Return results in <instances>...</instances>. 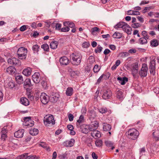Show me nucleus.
Returning <instances> with one entry per match:
<instances>
[{
  "instance_id": "obj_48",
  "label": "nucleus",
  "mask_w": 159,
  "mask_h": 159,
  "mask_svg": "<svg viewBox=\"0 0 159 159\" xmlns=\"http://www.w3.org/2000/svg\"><path fill=\"white\" fill-rule=\"evenodd\" d=\"M102 141L101 140H98L95 142V144L97 147H100L102 146Z\"/></svg>"
},
{
  "instance_id": "obj_3",
  "label": "nucleus",
  "mask_w": 159,
  "mask_h": 159,
  "mask_svg": "<svg viewBox=\"0 0 159 159\" xmlns=\"http://www.w3.org/2000/svg\"><path fill=\"white\" fill-rule=\"evenodd\" d=\"M129 139L133 140L136 139L139 135L138 131L135 129H129L127 132Z\"/></svg>"
},
{
  "instance_id": "obj_38",
  "label": "nucleus",
  "mask_w": 159,
  "mask_h": 159,
  "mask_svg": "<svg viewBox=\"0 0 159 159\" xmlns=\"http://www.w3.org/2000/svg\"><path fill=\"white\" fill-rule=\"evenodd\" d=\"M39 130L38 129L34 128L31 129L30 131V134L32 135H35L38 134Z\"/></svg>"
},
{
  "instance_id": "obj_2",
  "label": "nucleus",
  "mask_w": 159,
  "mask_h": 159,
  "mask_svg": "<svg viewBox=\"0 0 159 159\" xmlns=\"http://www.w3.org/2000/svg\"><path fill=\"white\" fill-rule=\"evenodd\" d=\"M27 53V48L21 47L19 48L17 52V55L18 58L20 59H25L26 58Z\"/></svg>"
},
{
  "instance_id": "obj_34",
  "label": "nucleus",
  "mask_w": 159,
  "mask_h": 159,
  "mask_svg": "<svg viewBox=\"0 0 159 159\" xmlns=\"http://www.w3.org/2000/svg\"><path fill=\"white\" fill-rule=\"evenodd\" d=\"M125 24V22H120L117 23L116 25H115L114 27L116 29H117L120 28H122L124 25Z\"/></svg>"
},
{
  "instance_id": "obj_42",
  "label": "nucleus",
  "mask_w": 159,
  "mask_h": 159,
  "mask_svg": "<svg viewBox=\"0 0 159 159\" xmlns=\"http://www.w3.org/2000/svg\"><path fill=\"white\" fill-rule=\"evenodd\" d=\"M28 153H25L20 155L17 157V159H27V155Z\"/></svg>"
},
{
  "instance_id": "obj_56",
  "label": "nucleus",
  "mask_w": 159,
  "mask_h": 159,
  "mask_svg": "<svg viewBox=\"0 0 159 159\" xmlns=\"http://www.w3.org/2000/svg\"><path fill=\"white\" fill-rule=\"evenodd\" d=\"M8 85L10 88H13L14 87L15 84L14 82L11 81L8 83Z\"/></svg>"
},
{
  "instance_id": "obj_44",
  "label": "nucleus",
  "mask_w": 159,
  "mask_h": 159,
  "mask_svg": "<svg viewBox=\"0 0 159 159\" xmlns=\"http://www.w3.org/2000/svg\"><path fill=\"white\" fill-rule=\"evenodd\" d=\"M99 111L102 114L105 113L108 111V110L106 107H102L99 109Z\"/></svg>"
},
{
  "instance_id": "obj_60",
  "label": "nucleus",
  "mask_w": 159,
  "mask_h": 159,
  "mask_svg": "<svg viewBox=\"0 0 159 159\" xmlns=\"http://www.w3.org/2000/svg\"><path fill=\"white\" fill-rule=\"evenodd\" d=\"M27 25H23L20 27V30L21 31H24L27 29Z\"/></svg>"
},
{
  "instance_id": "obj_9",
  "label": "nucleus",
  "mask_w": 159,
  "mask_h": 159,
  "mask_svg": "<svg viewBox=\"0 0 159 159\" xmlns=\"http://www.w3.org/2000/svg\"><path fill=\"white\" fill-rule=\"evenodd\" d=\"M32 78L33 81L35 83L38 84L40 81V75L38 72H35L32 75Z\"/></svg>"
},
{
  "instance_id": "obj_12",
  "label": "nucleus",
  "mask_w": 159,
  "mask_h": 159,
  "mask_svg": "<svg viewBox=\"0 0 159 159\" xmlns=\"http://www.w3.org/2000/svg\"><path fill=\"white\" fill-rule=\"evenodd\" d=\"M112 96V93L109 90L105 91L102 95V98L104 99H110Z\"/></svg>"
},
{
  "instance_id": "obj_33",
  "label": "nucleus",
  "mask_w": 159,
  "mask_h": 159,
  "mask_svg": "<svg viewBox=\"0 0 159 159\" xmlns=\"http://www.w3.org/2000/svg\"><path fill=\"white\" fill-rule=\"evenodd\" d=\"M64 25L65 26H68L70 28L75 27V25L73 23L70 21H66L64 22Z\"/></svg>"
},
{
  "instance_id": "obj_63",
  "label": "nucleus",
  "mask_w": 159,
  "mask_h": 159,
  "mask_svg": "<svg viewBox=\"0 0 159 159\" xmlns=\"http://www.w3.org/2000/svg\"><path fill=\"white\" fill-rule=\"evenodd\" d=\"M68 118H69V120L71 121L73 120L74 116L71 114H69L68 115Z\"/></svg>"
},
{
  "instance_id": "obj_52",
  "label": "nucleus",
  "mask_w": 159,
  "mask_h": 159,
  "mask_svg": "<svg viewBox=\"0 0 159 159\" xmlns=\"http://www.w3.org/2000/svg\"><path fill=\"white\" fill-rule=\"evenodd\" d=\"M150 73L152 75H154L155 74V68H149Z\"/></svg>"
},
{
  "instance_id": "obj_15",
  "label": "nucleus",
  "mask_w": 159,
  "mask_h": 159,
  "mask_svg": "<svg viewBox=\"0 0 159 159\" xmlns=\"http://www.w3.org/2000/svg\"><path fill=\"white\" fill-rule=\"evenodd\" d=\"M59 98V95L57 93L52 94L50 96V99L52 102H55L57 101Z\"/></svg>"
},
{
  "instance_id": "obj_49",
  "label": "nucleus",
  "mask_w": 159,
  "mask_h": 159,
  "mask_svg": "<svg viewBox=\"0 0 159 159\" xmlns=\"http://www.w3.org/2000/svg\"><path fill=\"white\" fill-rule=\"evenodd\" d=\"M142 34L143 37L147 39H149V36L147 34V32L146 31H143L142 32Z\"/></svg>"
},
{
  "instance_id": "obj_57",
  "label": "nucleus",
  "mask_w": 159,
  "mask_h": 159,
  "mask_svg": "<svg viewBox=\"0 0 159 159\" xmlns=\"http://www.w3.org/2000/svg\"><path fill=\"white\" fill-rule=\"evenodd\" d=\"M120 55L121 57H124L128 56L129 55V53L127 52H124L120 53Z\"/></svg>"
},
{
  "instance_id": "obj_39",
  "label": "nucleus",
  "mask_w": 159,
  "mask_h": 159,
  "mask_svg": "<svg viewBox=\"0 0 159 159\" xmlns=\"http://www.w3.org/2000/svg\"><path fill=\"white\" fill-rule=\"evenodd\" d=\"M122 34L121 33L115 32L112 35V37L114 38L120 39L121 37Z\"/></svg>"
},
{
  "instance_id": "obj_58",
  "label": "nucleus",
  "mask_w": 159,
  "mask_h": 159,
  "mask_svg": "<svg viewBox=\"0 0 159 159\" xmlns=\"http://www.w3.org/2000/svg\"><path fill=\"white\" fill-rule=\"evenodd\" d=\"M132 27L134 28H136L140 27V24L139 23H135L132 24Z\"/></svg>"
},
{
  "instance_id": "obj_62",
  "label": "nucleus",
  "mask_w": 159,
  "mask_h": 159,
  "mask_svg": "<svg viewBox=\"0 0 159 159\" xmlns=\"http://www.w3.org/2000/svg\"><path fill=\"white\" fill-rule=\"evenodd\" d=\"M87 126H85L86 127L84 128V129H82V131L83 133L85 134H87L88 132V129H89V128H87Z\"/></svg>"
},
{
  "instance_id": "obj_28",
  "label": "nucleus",
  "mask_w": 159,
  "mask_h": 159,
  "mask_svg": "<svg viewBox=\"0 0 159 159\" xmlns=\"http://www.w3.org/2000/svg\"><path fill=\"white\" fill-rule=\"evenodd\" d=\"M31 71L32 70L30 68H27L23 70L22 73L24 75L28 76L31 74Z\"/></svg>"
},
{
  "instance_id": "obj_16",
  "label": "nucleus",
  "mask_w": 159,
  "mask_h": 159,
  "mask_svg": "<svg viewBox=\"0 0 159 159\" xmlns=\"http://www.w3.org/2000/svg\"><path fill=\"white\" fill-rule=\"evenodd\" d=\"M116 96L117 99L120 101H122L124 98V95L123 93L122 90H118L116 93Z\"/></svg>"
},
{
  "instance_id": "obj_19",
  "label": "nucleus",
  "mask_w": 159,
  "mask_h": 159,
  "mask_svg": "<svg viewBox=\"0 0 159 159\" xmlns=\"http://www.w3.org/2000/svg\"><path fill=\"white\" fill-rule=\"evenodd\" d=\"M24 132L23 129H21L19 130L14 133V136L17 138H21L23 136Z\"/></svg>"
},
{
  "instance_id": "obj_24",
  "label": "nucleus",
  "mask_w": 159,
  "mask_h": 159,
  "mask_svg": "<svg viewBox=\"0 0 159 159\" xmlns=\"http://www.w3.org/2000/svg\"><path fill=\"white\" fill-rule=\"evenodd\" d=\"M102 125L104 131H110L111 129V126L110 124L104 122L102 123Z\"/></svg>"
},
{
  "instance_id": "obj_54",
  "label": "nucleus",
  "mask_w": 159,
  "mask_h": 159,
  "mask_svg": "<svg viewBox=\"0 0 159 159\" xmlns=\"http://www.w3.org/2000/svg\"><path fill=\"white\" fill-rule=\"evenodd\" d=\"M65 27L62 28L61 29V32H66L70 30V28L67 26H65Z\"/></svg>"
},
{
  "instance_id": "obj_51",
  "label": "nucleus",
  "mask_w": 159,
  "mask_h": 159,
  "mask_svg": "<svg viewBox=\"0 0 159 159\" xmlns=\"http://www.w3.org/2000/svg\"><path fill=\"white\" fill-rule=\"evenodd\" d=\"M100 68L97 65H95L93 69V70L94 72H98L100 70Z\"/></svg>"
},
{
  "instance_id": "obj_37",
  "label": "nucleus",
  "mask_w": 159,
  "mask_h": 159,
  "mask_svg": "<svg viewBox=\"0 0 159 159\" xmlns=\"http://www.w3.org/2000/svg\"><path fill=\"white\" fill-rule=\"evenodd\" d=\"M128 14L129 15H138L140 14V13L138 11L129 10L128 11Z\"/></svg>"
},
{
  "instance_id": "obj_18",
  "label": "nucleus",
  "mask_w": 159,
  "mask_h": 159,
  "mask_svg": "<svg viewBox=\"0 0 159 159\" xmlns=\"http://www.w3.org/2000/svg\"><path fill=\"white\" fill-rule=\"evenodd\" d=\"M24 87L27 89L29 87H31L32 85L31 82V80L30 79H26L24 82H23Z\"/></svg>"
},
{
  "instance_id": "obj_23",
  "label": "nucleus",
  "mask_w": 159,
  "mask_h": 159,
  "mask_svg": "<svg viewBox=\"0 0 159 159\" xmlns=\"http://www.w3.org/2000/svg\"><path fill=\"white\" fill-rule=\"evenodd\" d=\"M75 142V140L71 139L70 140L66 141L65 142L64 144L66 147H71L73 146Z\"/></svg>"
},
{
  "instance_id": "obj_20",
  "label": "nucleus",
  "mask_w": 159,
  "mask_h": 159,
  "mask_svg": "<svg viewBox=\"0 0 159 159\" xmlns=\"http://www.w3.org/2000/svg\"><path fill=\"white\" fill-rule=\"evenodd\" d=\"M18 61V60L15 57L9 58L7 60L8 63L11 65H16Z\"/></svg>"
},
{
  "instance_id": "obj_17",
  "label": "nucleus",
  "mask_w": 159,
  "mask_h": 159,
  "mask_svg": "<svg viewBox=\"0 0 159 159\" xmlns=\"http://www.w3.org/2000/svg\"><path fill=\"white\" fill-rule=\"evenodd\" d=\"M84 121V116L81 115L76 123V127L78 128L81 127V126L82 125Z\"/></svg>"
},
{
  "instance_id": "obj_31",
  "label": "nucleus",
  "mask_w": 159,
  "mask_h": 159,
  "mask_svg": "<svg viewBox=\"0 0 159 159\" xmlns=\"http://www.w3.org/2000/svg\"><path fill=\"white\" fill-rule=\"evenodd\" d=\"M67 128L70 131V134L72 135H74L75 134V132L73 130L74 127L71 125H69L67 126Z\"/></svg>"
},
{
  "instance_id": "obj_14",
  "label": "nucleus",
  "mask_w": 159,
  "mask_h": 159,
  "mask_svg": "<svg viewBox=\"0 0 159 159\" xmlns=\"http://www.w3.org/2000/svg\"><path fill=\"white\" fill-rule=\"evenodd\" d=\"M91 136L95 139L99 138L101 137V135L100 132L99 131L97 130L96 129L93 130L91 131Z\"/></svg>"
},
{
  "instance_id": "obj_50",
  "label": "nucleus",
  "mask_w": 159,
  "mask_h": 159,
  "mask_svg": "<svg viewBox=\"0 0 159 159\" xmlns=\"http://www.w3.org/2000/svg\"><path fill=\"white\" fill-rule=\"evenodd\" d=\"M106 76V75L104 74H103L102 75H101L100 77L98 78V79L97 80L96 84H99L102 80V78L104 77V78Z\"/></svg>"
},
{
  "instance_id": "obj_5",
  "label": "nucleus",
  "mask_w": 159,
  "mask_h": 159,
  "mask_svg": "<svg viewBox=\"0 0 159 159\" xmlns=\"http://www.w3.org/2000/svg\"><path fill=\"white\" fill-rule=\"evenodd\" d=\"M43 121L45 125L51 124L52 125H53L55 123L54 117L51 114L46 115L44 117Z\"/></svg>"
},
{
  "instance_id": "obj_64",
  "label": "nucleus",
  "mask_w": 159,
  "mask_h": 159,
  "mask_svg": "<svg viewBox=\"0 0 159 159\" xmlns=\"http://www.w3.org/2000/svg\"><path fill=\"white\" fill-rule=\"evenodd\" d=\"M66 156L67 154L65 153L61 154L59 156V158L60 159H65Z\"/></svg>"
},
{
  "instance_id": "obj_35",
  "label": "nucleus",
  "mask_w": 159,
  "mask_h": 159,
  "mask_svg": "<svg viewBox=\"0 0 159 159\" xmlns=\"http://www.w3.org/2000/svg\"><path fill=\"white\" fill-rule=\"evenodd\" d=\"M58 45V42L56 41H52L50 44V48L52 49L56 48Z\"/></svg>"
},
{
  "instance_id": "obj_22",
  "label": "nucleus",
  "mask_w": 159,
  "mask_h": 159,
  "mask_svg": "<svg viewBox=\"0 0 159 159\" xmlns=\"http://www.w3.org/2000/svg\"><path fill=\"white\" fill-rule=\"evenodd\" d=\"M15 79L17 83L19 84H21L23 83V79L22 75H16L15 76Z\"/></svg>"
},
{
  "instance_id": "obj_26",
  "label": "nucleus",
  "mask_w": 159,
  "mask_h": 159,
  "mask_svg": "<svg viewBox=\"0 0 159 159\" xmlns=\"http://www.w3.org/2000/svg\"><path fill=\"white\" fill-rule=\"evenodd\" d=\"M74 90L72 88L69 87L66 89V94L68 96H71L73 93Z\"/></svg>"
},
{
  "instance_id": "obj_43",
  "label": "nucleus",
  "mask_w": 159,
  "mask_h": 159,
  "mask_svg": "<svg viewBox=\"0 0 159 159\" xmlns=\"http://www.w3.org/2000/svg\"><path fill=\"white\" fill-rule=\"evenodd\" d=\"M155 65V59L151 60L150 62L149 68H156Z\"/></svg>"
},
{
  "instance_id": "obj_6",
  "label": "nucleus",
  "mask_w": 159,
  "mask_h": 159,
  "mask_svg": "<svg viewBox=\"0 0 159 159\" xmlns=\"http://www.w3.org/2000/svg\"><path fill=\"white\" fill-rule=\"evenodd\" d=\"M23 120V125L24 126L29 127L34 125V121L31 119V117H25Z\"/></svg>"
},
{
  "instance_id": "obj_53",
  "label": "nucleus",
  "mask_w": 159,
  "mask_h": 159,
  "mask_svg": "<svg viewBox=\"0 0 159 159\" xmlns=\"http://www.w3.org/2000/svg\"><path fill=\"white\" fill-rule=\"evenodd\" d=\"M38 157L34 155H27V159H38Z\"/></svg>"
},
{
  "instance_id": "obj_40",
  "label": "nucleus",
  "mask_w": 159,
  "mask_h": 159,
  "mask_svg": "<svg viewBox=\"0 0 159 159\" xmlns=\"http://www.w3.org/2000/svg\"><path fill=\"white\" fill-rule=\"evenodd\" d=\"M39 48V47L37 44L33 46L32 49L34 53H38Z\"/></svg>"
},
{
  "instance_id": "obj_1",
  "label": "nucleus",
  "mask_w": 159,
  "mask_h": 159,
  "mask_svg": "<svg viewBox=\"0 0 159 159\" xmlns=\"http://www.w3.org/2000/svg\"><path fill=\"white\" fill-rule=\"evenodd\" d=\"M70 57L72 60V64L78 66L81 63L82 56L80 52H76L70 55Z\"/></svg>"
},
{
  "instance_id": "obj_25",
  "label": "nucleus",
  "mask_w": 159,
  "mask_h": 159,
  "mask_svg": "<svg viewBox=\"0 0 159 159\" xmlns=\"http://www.w3.org/2000/svg\"><path fill=\"white\" fill-rule=\"evenodd\" d=\"M150 43L151 47H156L159 44V41L154 39L151 40Z\"/></svg>"
},
{
  "instance_id": "obj_45",
  "label": "nucleus",
  "mask_w": 159,
  "mask_h": 159,
  "mask_svg": "<svg viewBox=\"0 0 159 159\" xmlns=\"http://www.w3.org/2000/svg\"><path fill=\"white\" fill-rule=\"evenodd\" d=\"M139 154L140 156H142L146 152L145 148L143 147L139 149Z\"/></svg>"
},
{
  "instance_id": "obj_27",
  "label": "nucleus",
  "mask_w": 159,
  "mask_h": 159,
  "mask_svg": "<svg viewBox=\"0 0 159 159\" xmlns=\"http://www.w3.org/2000/svg\"><path fill=\"white\" fill-rule=\"evenodd\" d=\"M20 102L21 104L25 106H27L29 104L28 100L25 98H21L20 100Z\"/></svg>"
},
{
  "instance_id": "obj_11",
  "label": "nucleus",
  "mask_w": 159,
  "mask_h": 159,
  "mask_svg": "<svg viewBox=\"0 0 159 159\" xmlns=\"http://www.w3.org/2000/svg\"><path fill=\"white\" fill-rule=\"evenodd\" d=\"M122 29L127 34L129 35L131 34L132 28L127 23H125V24L124 25Z\"/></svg>"
},
{
  "instance_id": "obj_21",
  "label": "nucleus",
  "mask_w": 159,
  "mask_h": 159,
  "mask_svg": "<svg viewBox=\"0 0 159 159\" xmlns=\"http://www.w3.org/2000/svg\"><path fill=\"white\" fill-rule=\"evenodd\" d=\"M117 80L122 85H124L128 81V79L126 77H119L117 78Z\"/></svg>"
},
{
  "instance_id": "obj_32",
  "label": "nucleus",
  "mask_w": 159,
  "mask_h": 159,
  "mask_svg": "<svg viewBox=\"0 0 159 159\" xmlns=\"http://www.w3.org/2000/svg\"><path fill=\"white\" fill-rule=\"evenodd\" d=\"M152 135L154 139L156 140H159V131L156 130L153 132Z\"/></svg>"
},
{
  "instance_id": "obj_13",
  "label": "nucleus",
  "mask_w": 159,
  "mask_h": 159,
  "mask_svg": "<svg viewBox=\"0 0 159 159\" xmlns=\"http://www.w3.org/2000/svg\"><path fill=\"white\" fill-rule=\"evenodd\" d=\"M59 61L61 65L63 66L67 65L69 62L68 59L66 56L61 57Z\"/></svg>"
},
{
  "instance_id": "obj_61",
  "label": "nucleus",
  "mask_w": 159,
  "mask_h": 159,
  "mask_svg": "<svg viewBox=\"0 0 159 159\" xmlns=\"http://www.w3.org/2000/svg\"><path fill=\"white\" fill-rule=\"evenodd\" d=\"M61 26V24L60 23H56L55 26L56 29L57 30H60Z\"/></svg>"
},
{
  "instance_id": "obj_59",
  "label": "nucleus",
  "mask_w": 159,
  "mask_h": 159,
  "mask_svg": "<svg viewBox=\"0 0 159 159\" xmlns=\"http://www.w3.org/2000/svg\"><path fill=\"white\" fill-rule=\"evenodd\" d=\"M89 43L88 42H84L82 44V47L84 48H87L89 46Z\"/></svg>"
},
{
  "instance_id": "obj_10",
  "label": "nucleus",
  "mask_w": 159,
  "mask_h": 159,
  "mask_svg": "<svg viewBox=\"0 0 159 159\" xmlns=\"http://www.w3.org/2000/svg\"><path fill=\"white\" fill-rule=\"evenodd\" d=\"M98 126V122L97 121H95L90 125H89V126H87V128H89V129L90 131H92L93 130L96 129Z\"/></svg>"
},
{
  "instance_id": "obj_47",
  "label": "nucleus",
  "mask_w": 159,
  "mask_h": 159,
  "mask_svg": "<svg viewBox=\"0 0 159 159\" xmlns=\"http://www.w3.org/2000/svg\"><path fill=\"white\" fill-rule=\"evenodd\" d=\"M102 49V48L98 45L97 48L95 50L94 52L96 53H100Z\"/></svg>"
},
{
  "instance_id": "obj_29",
  "label": "nucleus",
  "mask_w": 159,
  "mask_h": 159,
  "mask_svg": "<svg viewBox=\"0 0 159 159\" xmlns=\"http://www.w3.org/2000/svg\"><path fill=\"white\" fill-rule=\"evenodd\" d=\"M16 71L15 67L13 66H10L7 69V72L9 74L14 73Z\"/></svg>"
},
{
  "instance_id": "obj_30",
  "label": "nucleus",
  "mask_w": 159,
  "mask_h": 159,
  "mask_svg": "<svg viewBox=\"0 0 159 159\" xmlns=\"http://www.w3.org/2000/svg\"><path fill=\"white\" fill-rule=\"evenodd\" d=\"M106 145L109 148H111V150H113L115 148L114 143L111 141H107L105 142Z\"/></svg>"
},
{
  "instance_id": "obj_36",
  "label": "nucleus",
  "mask_w": 159,
  "mask_h": 159,
  "mask_svg": "<svg viewBox=\"0 0 159 159\" xmlns=\"http://www.w3.org/2000/svg\"><path fill=\"white\" fill-rule=\"evenodd\" d=\"M147 39L144 38H141L139 40V43L141 44H145L147 43L148 41Z\"/></svg>"
},
{
  "instance_id": "obj_7",
  "label": "nucleus",
  "mask_w": 159,
  "mask_h": 159,
  "mask_svg": "<svg viewBox=\"0 0 159 159\" xmlns=\"http://www.w3.org/2000/svg\"><path fill=\"white\" fill-rule=\"evenodd\" d=\"M148 69L147 65L145 63L143 64L141 69L139 71V75L141 77H145L147 76Z\"/></svg>"
},
{
  "instance_id": "obj_4",
  "label": "nucleus",
  "mask_w": 159,
  "mask_h": 159,
  "mask_svg": "<svg viewBox=\"0 0 159 159\" xmlns=\"http://www.w3.org/2000/svg\"><path fill=\"white\" fill-rule=\"evenodd\" d=\"M138 64L135 63L132 64L131 69L132 74L134 79H138L139 76L138 74Z\"/></svg>"
},
{
  "instance_id": "obj_8",
  "label": "nucleus",
  "mask_w": 159,
  "mask_h": 159,
  "mask_svg": "<svg viewBox=\"0 0 159 159\" xmlns=\"http://www.w3.org/2000/svg\"><path fill=\"white\" fill-rule=\"evenodd\" d=\"M40 98L41 102L44 104L48 103L49 99L48 96L45 93H41L40 96Z\"/></svg>"
},
{
  "instance_id": "obj_41",
  "label": "nucleus",
  "mask_w": 159,
  "mask_h": 159,
  "mask_svg": "<svg viewBox=\"0 0 159 159\" xmlns=\"http://www.w3.org/2000/svg\"><path fill=\"white\" fill-rule=\"evenodd\" d=\"M80 72L79 71H72L70 72V76L73 78H75L79 75Z\"/></svg>"
},
{
  "instance_id": "obj_46",
  "label": "nucleus",
  "mask_w": 159,
  "mask_h": 159,
  "mask_svg": "<svg viewBox=\"0 0 159 159\" xmlns=\"http://www.w3.org/2000/svg\"><path fill=\"white\" fill-rule=\"evenodd\" d=\"M41 48L43 49L44 51H48L49 49V46L47 44H44L42 45Z\"/></svg>"
},
{
  "instance_id": "obj_55",
  "label": "nucleus",
  "mask_w": 159,
  "mask_h": 159,
  "mask_svg": "<svg viewBox=\"0 0 159 159\" xmlns=\"http://www.w3.org/2000/svg\"><path fill=\"white\" fill-rule=\"evenodd\" d=\"M41 84L44 89H46L48 87L46 82L44 80L42 81Z\"/></svg>"
}]
</instances>
